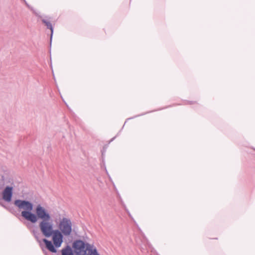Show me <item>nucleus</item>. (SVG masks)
Returning a JSON list of instances; mask_svg holds the SVG:
<instances>
[{
  "label": "nucleus",
  "instance_id": "nucleus-1",
  "mask_svg": "<svg viewBox=\"0 0 255 255\" xmlns=\"http://www.w3.org/2000/svg\"><path fill=\"white\" fill-rule=\"evenodd\" d=\"M35 212L37 214V221L38 219L41 220L39 224L41 233L45 237H51L54 230H53V224L51 221L50 214L40 204L36 206Z\"/></svg>",
  "mask_w": 255,
  "mask_h": 255
},
{
  "label": "nucleus",
  "instance_id": "nucleus-2",
  "mask_svg": "<svg viewBox=\"0 0 255 255\" xmlns=\"http://www.w3.org/2000/svg\"><path fill=\"white\" fill-rule=\"evenodd\" d=\"M14 204L19 209H23L21 212V216L25 220L32 223H35L37 222V214L31 212L33 210V204L29 201L17 199L15 200Z\"/></svg>",
  "mask_w": 255,
  "mask_h": 255
},
{
  "label": "nucleus",
  "instance_id": "nucleus-3",
  "mask_svg": "<svg viewBox=\"0 0 255 255\" xmlns=\"http://www.w3.org/2000/svg\"><path fill=\"white\" fill-rule=\"evenodd\" d=\"M59 231L65 237L69 236L72 232V223L69 218L63 217L60 220L58 224Z\"/></svg>",
  "mask_w": 255,
  "mask_h": 255
},
{
  "label": "nucleus",
  "instance_id": "nucleus-4",
  "mask_svg": "<svg viewBox=\"0 0 255 255\" xmlns=\"http://www.w3.org/2000/svg\"><path fill=\"white\" fill-rule=\"evenodd\" d=\"M88 244L80 240L75 241L73 244V248L76 255H86Z\"/></svg>",
  "mask_w": 255,
  "mask_h": 255
},
{
  "label": "nucleus",
  "instance_id": "nucleus-5",
  "mask_svg": "<svg viewBox=\"0 0 255 255\" xmlns=\"http://www.w3.org/2000/svg\"><path fill=\"white\" fill-rule=\"evenodd\" d=\"M52 241L55 247L59 248L61 247L63 242V236L64 235L62 234L60 231L56 229L52 233Z\"/></svg>",
  "mask_w": 255,
  "mask_h": 255
},
{
  "label": "nucleus",
  "instance_id": "nucleus-6",
  "mask_svg": "<svg viewBox=\"0 0 255 255\" xmlns=\"http://www.w3.org/2000/svg\"><path fill=\"white\" fill-rule=\"evenodd\" d=\"M13 194V187L7 186L2 193V199L7 202H10Z\"/></svg>",
  "mask_w": 255,
  "mask_h": 255
},
{
  "label": "nucleus",
  "instance_id": "nucleus-7",
  "mask_svg": "<svg viewBox=\"0 0 255 255\" xmlns=\"http://www.w3.org/2000/svg\"><path fill=\"white\" fill-rule=\"evenodd\" d=\"M43 241L45 243L46 248L49 251H50L51 252L53 253H56L57 250L51 241H48L46 239H44L43 240Z\"/></svg>",
  "mask_w": 255,
  "mask_h": 255
},
{
  "label": "nucleus",
  "instance_id": "nucleus-8",
  "mask_svg": "<svg viewBox=\"0 0 255 255\" xmlns=\"http://www.w3.org/2000/svg\"><path fill=\"white\" fill-rule=\"evenodd\" d=\"M42 22L45 24L48 29H49L51 31V36H50V44H51L52 35L53 33V28L52 24L46 18H42Z\"/></svg>",
  "mask_w": 255,
  "mask_h": 255
},
{
  "label": "nucleus",
  "instance_id": "nucleus-9",
  "mask_svg": "<svg viewBox=\"0 0 255 255\" xmlns=\"http://www.w3.org/2000/svg\"><path fill=\"white\" fill-rule=\"evenodd\" d=\"M61 255H74L73 250L69 246H67L61 250Z\"/></svg>",
  "mask_w": 255,
  "mask_h": 255
},
{
  "label": "nucleus",
  "instance_id": "nucleus-10",
  "mask_svg": "<svg viewBox=\"0 0 255 255\" xmlns=\"http://www.w3.org/2000/svg\"><path fill=\"white\" fill-rule=\"evenodd\" d=\"M87 246V250L89 255H100L98 253L96 248H93L90 244H88Z\"/></svg>",
  "mask_w": 255,
  "mask_h": 255
},
{
  "label": "nucleus",
  "instance_id": "nucleus-11",
  "mask_svg": "<svg viewBox=\"0 0 255 255\" xmlns=\"http://www.w3.org/2000/svg\"><path fill=\"white\" fill-rule=\"evenodd\" d=\"M4 186V177L3 176L0 177V190L2 189Z\"/></svg>",
  "mask_w": 255,
  "mask_h": 255
},
{
  "label": "nucleus",
  "instance_id": "nucleus-12",
  "mask_svg": "<svg viewBox=\"0 0 255 255\" xmlns=\"http://www.w3.org/2000/svg\"><path fill=\"white\" fill-rule=\"evenodd\" d=\"M33 11L34 13V14H35L37 16L39 17V18H41V19L42 18V16H41L40 15H39L38 13L36 12L35 10H33Z\"/></svg>",
  "mask_w": 255,
  "mask_h": 255
},
{
  "label": "nucleus",
  "instance_id": "nucleus-13",
  "mask_svg": "<svg viewBox=\"0 0 255 255\" xmlns=\"http://www.w3.org/2000/svg\"><path fill=\"white\" fill-rule=\"evenodd\" d=\"M33 11L34 13V14H35L37 16L39 17V18H41V19L42 18V16H41L40 15H39L38 13L36 12L35 10H33Z\"/></svg>",
  "mask_w": 255,
  "mask_h": 255
},
{
  "label": "nucleus",
  "instance_id": "nucleus-14",
  "mask_svg": "<svg viewBox=\"0 0 255 255\" xmlns=\"http://www.w3.org/2000/svg\"><path fill=\"white\" fill-rule=\"evenodd\" d=\"M33 234L34 235L35 237L37 238V235H38L39 233L37 231H33Z\"/></svg>",
  "mask_w": 255,
  "mask_h": 255
},
{
  "label": "nucleus",
  "instance_id": "nucleus-15",
  "mask_svg": "<svg viewBox=\"0 0 255 255\" xmlns=\"http://www.w3.org/2000/svg\"><path fill=\"white\" fill-rule=\"evenodd\" d=\"M23 0L24 1V2H25V4H26V5H27L29 8H30L29 5L27 3L26 1L25 0Z\"/></svg>",
  "mask_w": 255,
  "mask_h": 255
},
{
  "label": "nucleus",
  "instance_id": "nucleus-16",
  "mask_svg": "<svg viewBox=\"0 0 255 255\" xmlns=\"http://www.w3.org/2000/svg\"><path fill=\"white\" fill-rule=\"evenodd\" d=\"M0 204L2 207H4V208H6V207H5V206H4V205H2V204Z\"/></svg>",
  "mask_w": 255,
  "mask_h": 255
}]
</instances>
